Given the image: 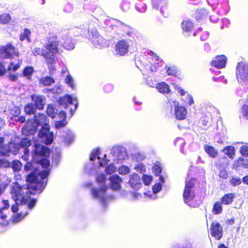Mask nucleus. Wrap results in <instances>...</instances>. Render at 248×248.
<instances>
[{
  "label": "nucleus",
  "mask_w": 248,
  "mask_h": 248,
  "mask_svg": "<svg viewBox=\"0 0 248 248\" xmlns=\"http://www.w3.org/2000/svg\"><path fill=\"white\" fill-rule=\"evenodd\" d=\"M50 152V149L47 147L42 145L39 143L34 144L33 153L35 157H44V158H42L38 161V163L45 169L44 170L40 171L38 174L42 179L41 182H44V180L47 178L50 172V169H49L50 163L49 160L46 158L49 156Z\"/></svg>",
  "instance_id": "nucleus-1"
},
{
  "label": "nucleus",
  "mask_w": 248,
  "mask_h": 248,
  "mask_svg": "<svg viewBox=\"0 0 248 248\" xmlns=\"http://www.w3.org/2000/svg\"><path fill=\"white\" fill-rule=\"evenodd\" d=\"M43 56L47 63L53 64L56 62L55 55L60 53L59 41L56 35H50L47 38V42L44 45Z\"/></svg>",
  "instance_id": "nucleus-2"
},
{
  "label": "nucleus",
  "mask_w": 248,
  "mask_h": 248,
  "mask_svg": "<svg viewBox=\"0 0 248 248\" xmlns=\"http://www.w3.org/2000/svg\"><path fill=\"white\" fill-rule=\"evenodd\" d=\"M26 180L28 183L27 188L31 194L42 192L47 183V180L45 182L38 181L37 177L34 172H31L28 174Z\"/></svg>",
  "instance_id": "nucleus-3"
},
{
  "label": "nucleus",
  "mask_w": 248,
  "mask_h": 248,
  "mask_svg": "<svg viewBox=\"0 0 248 248\" xmlns=\"http://www.w3.org/2000/svg\"><path fill=\"white\" fill-rule=\"evenodd\" d=\"M58 104L62 106L65 109L69 108V114L72 116L78 107V101L76 99H73L71 96L68 94L60 97L57 100Z\"/></svg>",
  "instance_id": "nucleus-4"
},
{
  "label": "nucleus",
  "mask_w": 248,
  "mask_h": 248,
  "mask_svg": "<svg viewBox=\"0 0 248 248\" xmlns=\"http://www.w3.org/2000/svg\"><path fill=\"white\" fill-rule=\"evenodd\" d=\"M236 70V77L238 81L242 84L248 83V64L243 62H239Z\"/></svg>",
  "instance_id": "nucleus-5"
},
{
  "label": "nucleus",
  "mask_w": 248,
  "mask_h": 248,
  "mask_svg": "<svg viewBox=\"0 0 248 248\" xmlns=\"http://www.w3.org/2000/svg\"><path fill=\"white\" fill-rule=\"evenodd\" d=\"M18 49L10 43L0 47V58L3 55L6 58L11 59L19 56Z\"/></svg>",
  "instance_id": "nucleus-6"
},
{
  "label": "nucleus",
  "mask_w": 248,
  "mask_h": 248,
  "mask_svg": "<svg viewBox=\"0 0 248 248\" xmlns=\"http://www.w3.org/2000/svg\"><path fill=\"white\" fill-rule=\"evenodd\" d=\"M10 193L12 199L15 202H18L20 201L23 203L25 202L26 199L23 196V187L18 183H15L11 189Z\"/></svg>",
  "instance_id": "nucleus-7"
},
{
  "label": "nucleus",
  "mask_w": 248,
  "mask_h": 248,
  "mask_svg": "<svg viewBox=\"0 0 248 248\" xmlns=\"http://www.w3.org/2000/svg\"><path fill=\"white\" fill-rule=\"evenodd\" d=\"M39 136L45 139V142L46 144H50L53 140V134L49 131V126L48 124H43L41 129L38 132Z\"/></svg>",
  "instance_id": "nucleus-8"
},
{
  "label": "nucleus",
  "mask_w": 248,
  "mask_h": 248,
  "mask_svg": "<svg viewBox=\"0 0 248 248\" xmlns=\"http://www.w3.org/2000/svg\"><path fill=\"white\" fill-rule=\"evenodd\" d=\"M183 196L184 202L191 207H196L198 205V202L195 200L196 194L195 190L184 189Z\"/></svg>",
  "instance_id": "nucleus-9"
},
{
  "label": "nucleus",
  "mask_w": 248,
  "mask_h": 248,
  "mask_svg": "<svg viewBox=\"0 0 248 248\" xmlns=\"http://www.w3.org/2000/svg\"><path fill=\"white\" fill-rule=\"evenodd\" d=\"M210 232L211 236L217 240H220L223 237V227L217 221H213L211 223Z\"/></svg>",
  "instance_id": "nucleus-10"
},
{
  "label": "nucleus",
  "mask_w": 248,
  "mask_h": 248,
  "mask_svg": "<svg viewBox=\"0 0 248 248\" xmlns=\"http://www.w3.org/2000/svg\"><path fill=\"white\" fill-rule=\"evenodd\" d=\"M22 61L21 60H18L16 64H15L13 62H11L8 66L6 71H9L8 75V78L11 81H16L18 78V75L17 74H12L11 71L16 72L19 69L21 66Z\"/></svg>",
  "instance_id": "nucleus-11"
},
{
  "label": "nucleus",
  "mask_w": 248,
  "mask_h": 248,
  "mask_svg": "<svg viewBox=\"0 0 248 248\" xmlns=\"http://www.w3.org/2000/svg\"><path fill=\"white\" fill-rule=\"evenodd\" d=\"M153 7L158 9L160 7V13L165 18L169 16V10L165 0H152Z\"/></svg>",
  "instance_id": "nucleus-12"
},
{
  "label": "nucleus",
  "mask_w": 248,
  "mask_h": 248,
  "mask_svg": "<svg viewBox=\"0 0 248 248\" xmlns=\"http://www.w3.org/2000/svg\"><path fill=\"white\" fill-rule=\"evenodd\" d=\"M88 38L95 46H102L105 43V40L96 30H92L89 33Z\"/></svg>",
  "instance_id": "nucleus-13"
},
{
  "label": "nucleus",
  "mask_w": 248,
  "mask_h": 248,
  "mask_svg": "<svg viewBox=\"0 0 248 248\" xmlns=\"http://www.w3.org/2000/svg\"><path fill=\"white\" fill-rule=\"evenodd\" d=\"M129 49V44L124 40L118 41L115 46L117 53L120 56H124L127 53Z\"/></svg>",
  "instance_id": "nucleus-14"
},
{
  "label": "nucleus",
  "mask_w": 248,
  "mask_h": 248,
  "mask_svg": "<svg viewBox=\"0 0 248 248\" xmlns=\"http://www.w3.org/2000/svg\"><path fill=\"white\" fill-rule=\"evenodd\" d=\"M33 105L38 110H43L45 105V98L42 95L32 94L31 96Z\"/></svg>",
  "instance_id": "nucleus-15"
},
{
  "label": "nucleus",
  "mask_w": 248,
  "mask_h": 248,
  "mask_svg": "<svg viewBox=\"0 0 248 248\" xmlns=\"http://www.w3.org/2000/svg\"><path fill=\"white\" fill-rule=\"evenodd\" d=\"M226 62L227 59L224 55H218L211 62L210 64L213 67L221 69L225 66Z\"/></svg>",
  "instance_id": "nucleus-16"
},
{
  "label": "nucleus",
  "mask_w": 248,
  "mask_h": 248,
  "mask_svg": "<svg viewBox=\"0 0 248 248\" xmlns=\"http://www.w3.org/2000/svg\"><path fill=\"white\" fill-rule=\"evenodd\" d=\"M129 184L133 189H139L142 185L140 176L136 173L133 174L130 176Z\"/></svg>",
  "instance_id": "nucleus-17"
},
{
  "label": "nucleus",
  "mask_w": 248,
  "mask_h": 248,
  "mask_svg": "<svg viewBox=\"0 0 248 248\" xmlns=\"http://www.w3.org/2000/svg\"><path fill=\"white\" fill-rule=\"evenodd\" d=\"M187 111L183 106L177 105L174 108V115L177 120H184L186 116Z\"/></svg>",
  "instance_id": "nucleus-18"
},
{
  "label": "nucleus",
  "mask_w": 248,
  "mask_h": 248,
  "mask_svg": "<svg viewBox=\"0 0 248 248\" xmlns=\"http://www.w3.org/2000/svg\"><path fill=\"white\" fill-rule=\"evenodd\" d=\"M109 180L110 186L113 189L118 190L120 189L122 179L120 176L117 175H112L109 178Z\"/></svg>",
  "instance_id": "nucleus-19"
},
{
  "label": "nucleus",
  "mask_w": 248,
  "mask_h": 248,
  "mask_svg": "<svg viewBox=\"0 0 248 248\" xmlns=\"http://www.w3.org/2000/svg\"><path fill=\"white\" fill-rule=\"evenodd\" d=\"M34 72V69L33 66H26L22 71L21 76L26 78L28 80L31 81Z\"/></svg>",
  "instance_id": "nucleus-20"
},
{
  "label": "nucleus",
  "mask_w": 248,
  "mask_h": 248,
  "mask_svg": "<svg viewBox=\"0 0 248 248\" xmlns=\"http://www.w3.org/2000/svg\"><path fill=\"white\" fill-rule=\"evenodd\" d=\"M235 198V194L230 193L224 194L220 199V202L224 205H229L232 203Z\"/></svg>",
  "instance_id": "nucleus-21"
},
{
  "label": "nucleus",
  "mask_w": 248,
  "mask_h": 248,
  "mask_svg": "<svg viewBox=\"0 0 248 248\" xmlns=\"http://www.w3.org/2000/svg\"><path fill=\"white\" fill-rule=\"evenodd\" d=\"M203 147L205 152L209 157L215 158L217 156L218 153L213 146L205 144Z\"/></svg>",
  "instance_id": "nucleus-22"
},
{
  "label": "nucleus",
  "mask_w": 248,
  "mask_h": 248,
  "mask_svg": "<svg viewBox=\"0 0 248 248\" xmlns=\"http://www.w3.org/2000/svg\"><path fill=\"white\" fill-rule=\"evenodd\" d=\"M62 39L63 40V42L62 45L65 49L67 50H72L74 48V45L72 42V39L68 36L67 34L63 35L62 36Z\"/></svg>",
  "instance_id": "nucleus-23"
},
{
  "label": "nucleus",
  "mask_w": 248,
  "mask_h": 248,
  "mask_svg": "<svg viewBox=\"0 0 248 248\" xmlns=\"http://www.w3.org/2000/svg\"><path fill=\"white\" fill-rule=\"evenodd\" d=\"M31 145V140L28 138H22L19 142L20 147L24 149V153L27 154L29 153V147Z\"/></svg>",
  "instance_id": "nucleus-24"
},
{
  "label": "nucleus",
  "mask_w": 248,
  "mask_h": 248,
  "mask_svg": "<svg viewBox=\"0 0 248 248\" xmlns=\"http://www.w3.org/2000/svg\"><path fill=\"white\" fill-rule=\"evenodd\" d=\"M181 28L184 31L188 32L192 31L194 25L189 19L184 20L181 23Z\"/></svg>",
  "instance_id": "nucleus-25"
},
{
  "label": "nucleus",
  "mask_w": 248,
  "mask_h": 248,
  "mask_svg": "<svg viewBox=\"0 0 248 248\" xmlns=\"http://www.w3.org/2000/svg\"><path fill=\"white\" fill-rule=\"evenodd\" d=\"M156 88L159 92L164 94L169 93L170 92V86L164 82L157 83Z\"/></svg>",
  "instance_id": "nucleus-26"
},
{
  "label": "nucleus",
  "mask_w": 248,
  "mask_h": 248,
  "mask_svg": "<svg viewBox=\"0 0 248 248\" xmlns=\"http://www.w3.org/2000/svg\"><path fill=\"white\" fill-rule=\"evenodd\" d=\"M108 186H105L103 187L99 188L98 189L92 188V195L93 197L95 198L103 197L105 195Z\"/></svg>",
  "instance_id": "nucleus-27"
},
{
  "label": "nucleus",
  "mask_w": 248,
  "mask_h": 248,
  "mask_svg": "<svg viewBox=\"0 0 248 248\" xmlns=\"http://www.w3.org/2000/svg\"><path fill=\"white\" fill-rule=\"evenodd\" d=\"M33 118L34 121L37 125L46 124L47 117L44 113H40L37 115H34Z\"/></svg>",
  "instance_id": "nucleus-28"
},
{
  "label": "nucleus",
  "mask_w": 248,
  "mask_h": 248,
  "mask_svg": "<svg viewBox=\"0 0 248 248\" xmlns=\"http://www.w3.org/2000/svg\"><path fill=\"white\" fill-rule=\"evenodd\" d=\"M36 109L37 108L31 103H29L26 104L24 108L25 114L30 116L32 114H35L36 111Z\"/></svg>",
  "instance_id": "nucleus-29"
},
{
  "label": "nucleus",
  "mask_w": 248,
  "mask_h": 248,
  "mask_svg": "<svg viewBox=\"0 0 248 248\" xmlns=\"http://www.w3.org/2000/svg\"><path fill=\"white\" fill-rule=\"evenodd\" d=\"M46 114L50 118L53 119L55 118L57 114V109L55 107L54 105L49 104L48 105L46 108Z\"/></svg>",
  "instance_id": "nucleus-30"
},
{
  "label": "nucleus",
  "mask_w": 248,
  "mask_h": 248,
  "mask_svg": "<svg viewBox=\"0 0 248 248\" xmlns=\"http://www.w3.org/2000/svg\"><path fill=\"white\" fill-rule=\"evenodd\" d=\"M197 181L195 178H190L186 180L184 189L191 190H195V188Z\"/></svg>",
  "instance_id": "nucleus-31"
},
{
  "label": "nucleus",
  "mask_w": 248,
  "mask_h": 248,
  "mask_svg": "<svg viewBox=\"0 0 248 248\" xmlns=\"http://www.w3.org/2000/svg\"><path fill=\"white\" fill-rule=\"evenodd\" d=\"M222 203L220 201L215 202L212 208V213L214 215L220 214L223 211Z\"/></svg>",
  "instance_id": "nucleus-32"
},
{
  "label": "nucleus",
  "mask_w": 248,
  "mask_h": 248,
  "mask_svg": "<svg viewBox=\"0 0 248 248\" xmlns=\"http://www.w3.org/2000/svg\"><path fill=\"white\" fill-rule=\"evenodd\" d=\"M225 154L230 158L232 159L235 155L234 147L232 145L225 147L222 150Z\"/></svg>",
  "instance_id": "nucleus-33"
},
{
  "label": "nucleus",
  "mask_w": 248,
  "mask_h": 248,
  "mask_svg": "<svg viewBox=\"0 0 248 248\" xmlns=\"http://www.w3.org/2000/svg\"><path fill=\"white\" fill-rule=\"evenodd\" d=\"M40 82L45 86H49L55 83V80L51 77L46 76L41 78Z\"/></svg>",
  "instance_id": "nucleus-34"
},
{
  "label": "nucleus",
  "mask_w": 248,
  "mask_h": 248,
  "mask_svg": "<svg viewBox=\"0 0 248 248\" xmlns=\"http://www.w3.org/2000/svg\"><path fill=\"white\" fill-rule=\"evenodd\" d=\"M11 167L14 172H19L21 170L22 164L18 160H14L11 164Z\"/></svg>",
  "instance_id": "nucleus-35"
},
{
  "label": "nucleus",
  "mask_w": 248,
  "mask_h": 248,
  "mask_svg": "<svg viewBox=\"0 0 248 248\" xmlns=\"http://www.w3.org/2000/svg\"><path fill=\"white\" fill-rule=\"evenodd\" d=\"M31 31L29 29H25L24 32L21 33L19 35V39L21 41H23L25 40H27L28 42H31V39L30 36L31 35Z\"/></svg>",
  "instance_id": "nucleus-36"
},
{
  "label": "nucleus",
  "mask_w": 248,
  "mask_h": 248,
  "mask_svg": "<svg viewBox=\"0 0 248 248\" xmlns=\"http://www.w3.org/2000/svg\"><path fill=\"white\" fill-rule=\"evenodd\" d=\"M246 104L242 106L241 113L244 118L248 120V97L246 100Z\"/></svg>",
  "instance_id": "nucleus-37"
},
{
  "label": "nucleus",
  "mask_w": 248,
  "mask_h": 248,
  "mask_svg": "<svg viewBox=\"0 0 248 248\" xmlns=\"http://www.w3.org/2000/svg\"><path fill=\"white\" fill-rule=\"evenodd\" d=\"M166 69L169 76H177L178 69L176 67L174 66L166 67Z\"/></svg>",
  "instance_id": "nucleus-38"
},
{
  "label": "nucleus",
  "mask_w": 248,
  "mask_h": 248,
  "mask_svg": "<svg viewBox=\"0 0 248 248\" xmlns=\"http://www.w3.org/2000/svg\"><path fill=\"white\" fill-rule=\"evenodd\" d=\"M100 154V149L99 148H97L94 150H93L92 153L90 154V159L93 161H94L96 158H97L99 160L100 159V158L99 157V155Z\"/></svg>",
  "instance_id": "nucleus-39"
},
{
  "label": "nucleus",
  "mask_w": 248,
  "mask_h": 248,
  "mask_svg": "<svg viewBox=\"0 0 248 248\" xmlns=\"http://www.w3.org/2000/svg\"><path fill=\"white\" fill-rule=\"evenodd\" d=\"M11 16L9 14H3L0 15V24H6L10 21Z\"/></svg>",
  "instance_id": "nucleus-40"
},
{
  "label": "nucleus",
  "mask_w": 248,
  "mask_h": 248,
  "mask_svg": "<svg viewBox=\"0 0 248 248\" xmlns=\"http://www.w3.org/2000/svg\"><path fill=\"white\" fill-rule=\"evenodd\" d=\"M136 10L140 13H144L146 11L147 7L145 3L140 2L135 5Z\"/></svg>",
  "instance_id": "nucleus-41"
},
{
  "label": "nucleus",
  "mask_w": 248,
  "mask_h": 248,
  "mask_svg": "<svg viewBox=\"0 0 248 248\" xmlns=\"http://www.w3.org/2000/svg\"><path fill=\"white\" fill-rule=\"evenodd\" d=\"M153 172L155 176H159L162 172V168L159 165L155 164L153 167Z\"/></svg>",
  "instance_id": "nucleus-42"
},
{
  "label": "nucleus",
  "mask_w": 248,
  "mask_h": 248,
  "mask_svg": "<svg viewBox=\"0 0 248 248\" xmlns=\"http://www.w3.org/2000/svg\"><path fill=\"white\" fill-rule=\"evenodd\" d=\"M134 169L140 173H143L146 171V169L142 163H139L135 167Z\"/></svg>",
  "instance_id": "nucleus-43"
},
{
  "label": "nucleus",
  "mask_w": 248,
  "mask_h": 248,
  "mask_svg": "<svg viewBox=\"0 0 248 248\" xmlns=\"http://www.w3.org/2000/svg\"><path fill=\"white\" fill-rule=\"evenodd\" d=\"M142 181L145 185L149 186L150 185L152 181V177L146 174H144L142 176Z\"/></svg>",
  "instance_id": "nucleus-44"
},
{
  "label": "nucleus",
  "mask_w": 248,
  "mask_h": 248,
  "mask_svg": "<svg viewBox=\"0 0 248 248\" xmlns=\"http://www.w3.org/2000/svg\"><path fill=\"white\" fill-rule=\"evenodd\" d=\"M65 82L69 86H70L73 89H74L75 88V84L74 83L73 80L71 77V76L69 74L68 75L65 79Z\"/></svg>",
  "instance_id": "nucleus-45"
},
{
  "label": "nucleus",
  "mask_w": 248,
  "mask_h": 248,
  "mask_svg": "<svg viewBox=\"0 0 248 248\" xmlns=\"http://www.w3.org/2000/svg\"><path fill=\"white\" fill-rule=\"evenodd\" d=\"M96 182L100 184H104L106 181V176L104 174L98 175L96 178Z\"/></svg>",
  "instance_id": "nucleus-46"
},
{
  "label": "nucleus",
  "mask_w": 248,
  "mask_h": 248,
  "mask_svg": "<svg viewBox=\"0 0 248 248\" xmlns=\"http://www.w3.org/2000/svg\"><path fill=\"white\" fill-rule=\"evenodd\" d=\"M0 168H10L11 167V163L5 159H0Z\"/></svg>",
  "instance_id": "nucleus-47"
},
{
  "label": "nucleus",
  "mask_w": 248,
  "mask_h": 248,
  "mask_svg": "<svg viewBox=\"0 0 248 248\" xmlns=\"http://www.w3.org/2000/svg\"><path fill=\"white\" fill-rule=\"evenodd\" d=\"M67 121L65 120L57 121L55 123V127L57 129L64 127L67 124Z\"/></svg>",
  "instance_id": "nucleus-48"
},
{
  "label": "nucleus",
  "mask_w": 248,
  "mask_h": 248,
  "mask_svg": "<svg viewBox=\"0 0 248 248\" xmlns=\"http://www.w3.org/2000/svg\"><path fill=\"white\" fill-rule=\"evenodd\" d=\"M113 85L110 83L106 84L103 87L104 91L106 93H111L113 91Z\"/></svg>",
  "instance_id": "nucleus-49"
},
{
  "label": "nucleus",
  "mask_w": 248,
  "mask_h": 248,
  "mask_svg": "<svg viewBox=\"0 0 248 248\" xmlns=\"http://www.w3.org/2000/svg\"><path fill=\"white\" fill-rule=\"evenodd\" d=\"M37 202L36 199H31L27 202V205L29 209H32L35 205Z\"/></svg>",
  "instance_id": "nucleus-50"
},
{
  "label": "nucleus",
  "mask_w": 248,
  "mask_h": 248,
  "mask_svg": "<svg viewBox=\"0 0 248 248\" xmlns=\"http://www.w3.org/2000/svg\"><path fill=\"white\" fill-rule=\"evenodd\" d=\"M221 160L226 161L227 160L226 156H223L222 157L219 158L218 159V161L217 162H216L215 165L217 168H221L225 165V163L223 162H221Z\"/></svg>",
  "instance_id": "nucleus-51"
},
{
  "label": "nucleus",
  "mask_w": 248,
  "mask_h": 248,
  "mask_svg": "<svg viewBox=\"0 0 248 248\" xmlns=\"http://www.w3.org/2000/svg\"><path fill=\"white\" fill-rule=\"evenodd\" d=\"M241 154L243 156H248V146L243 145L241 147L240 149Z\"/></svg>",
  "instance_id": "nucleus-52"
},
{
  "label": "nucleus",
  "mask_w": 248,
  "mask_h": 248,
  "mask_svg": "<svg viewBox=\"0 0 248 248\" xmlns=\"http://www.w3.org/2000/svg\"><path fill=\"white\" fill-rule=\"evenodd\" d=\"M129 172V169L125 166H122L119 168V173L121 174H127Z\"/></svg>",
  "instance_id": "nucleus-53"
},
{
  "label": "nucleus",
  "mask_w": 248,
  "mask_h": 248,
  "mask_svg": "<svg viewBox=\"0 0 248 248\" xmlns=\"http://www.w3.org/2000/svg\"><path fill=\"white\" fill-rule=\"evenodd\" d=\"M230 183L232 186H235L241 184V180L239 178L233 177L230 180Z\"/></svg>",
  "instance_id": "nucleus-54"
},
{
  "label": "nucleus",
  "mask_w": 248,
  "mask_h": 248,
  "mask_svg": "<svg viewBox=\"0 0 248 248\" xmlns=\"http://www.w3.org/2000/svg\"><path fill=\"white\" fill-rule=\"evenodd\" d=\"M116 170V168L113 165H108L106 167L105 171L107 174H111Z\"/></svg>",
  "instance_id": "nucleus-55"
},
{
  "label": "nucleus",
  "mask_w": 248,
  "mask_h": 248,
  "mask_svg": "<svg viewBox=\"0 0 248 248\" xmlns=\"http://www.w3.org/2000/svg\"><path fill=\"white\" fill-rule=\"evenodd\" d=\"M236 162L237 163V167H243L244 168L247 167L245 159L242 157H239Z\"/></svg>",
  "instance_id": "nucleus-56"
},
{
  "label": "nucleus",
  "mask_w": 248,
  "mask_h": 248,
  "mask_svg": "<svg viewBox=\"0 0 248 248\" xmlns=\"http://www.w3.org/2000/svg\"><path fill=\"white\" fill-rule=\"evenodd\" d=\"M44 49H41V48L37 47L34 48V49L32 50L33 54L35 56H37V55H39L43 56V53H44Z\"/></svg>",
  "instance_id": "nucleus-57"
},
{
  "label": "nucleus",
  "mask_w": 248,
  "mask_h": 248,
  "mask_svg": "<svg viewBox=\"0 0 248 248\" xmlns=\"http://www.w3.org/2000/svg\"><path fill=\"white\" fill-rule=\"evenodd\" d=\"M12 115L15 117L19 116L21 113L20 108L18 107H15L12 109Z\"/></svg>",
  "instance_id": "nucleus-58"
},
{
  "label": "nucleus",
  "mask_w": 248,
  "mask_h": 248,
  "mask_svg": "<svg viewBox=\"0 0 248 248\" xmlns=\"http://www.w3.org/2000/svg\"><path fill=\"white\" fill-rule=\"evenodd\" d=\"M121 7L124 11H126L129 9L130 7V3L128 1L123 0L121 3Z\"/></svg>",
  "instance_id": "nucleus-59"
},
{
  "label": "nucleus",
  "mask_w": 248,
  "mask_h": 248,
  "mask_svg": "<svg viewBox=\"0 0 248 248\" xmlns=\"http://www.w3.org/2000/svg\"><path fill=\"white\" fill-rule=\"evenodd\" d=\"M24 216H25V215H22L21 213L16 214L14 216L13 220L15 222H18V221L21 220L23 218Z\"/></svg>",
  "instance_id": "nucleus-60"
},
{
  "label": "nucleus",
  "mask_w": 248,
  "mask_h": 248,
  "mask_svg": "<svg viewBox=\"0 0 248 248\" xmlns=\"http://www.w3.org/2000/svg\"><path fill=\"white\" fill-rule=\"evenodd\" d=\"M161 190V185L159 183L155 184L153 186V190L154 193H157Z\"/></svg>",
  "instance_id": "nucleus-61"
},
{
  "label": "nucleus",
  "mask_w": 248,
  "mask_h": 248,
  "mask_svg": "<svg viewBox=\"0 0 248 248\" xmlns=\"http://www.w3.org/2000/svg\"><path fill=\"white\" fill-rule=\"evenodd\" d=\"M29 123L27 122L26 124L23 125L22 128V130L24 132H26L28 133H31V129L29 127Z\"/></svg>",
  "instance_id": "nucleus-62"
},
{
  "label": "nucleus",
  "mask_w": 248,
  "mask_h": 248,
  "mask_svg": "<svg viewBox=\"0 0 248 248\" xmlns=\"http://www.w3.org/2000/svg\"><path fill=\"white\" fill-rule=\"evenodd\" d=\"M2 202L3 204V206L1 208L2 209V211H3V210H6L9 208V201L7 200H3L2 201Z\"/></svg>",
  "instance_id": "nucleus-63"
},
{
  "label": "nucleus",
  "mask_w": 248,
  "mask_h": 248,
  "mask_svg": "<svg viewBox=\"0 0 248 248\" xmlns=\"http://www.w3.org/2000/svg\"><path fill=\"white\" fill-rule=\"evenodd\" d=\"M7 185L5 183H0V196L5 190Z\"/></svg>",
  "instance_id": "nucleus-64"
}]
</instances>
